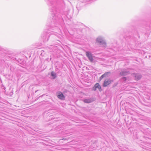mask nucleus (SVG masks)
<instances>
[{
    "instance_id": "obj_10",
    "label": "nucleus",
    "mask_w": 151,
    "mask_h": 151,
    "mask_svg": "<svg viewBox=\"0 0 151 151\" xmlns=\"http://www.w3.org/2000/svg\"><path fill=\"white\" fill-rule=\"evenodd\" d=\"M51 76H52L53 79L55 78L56 77V73L53 72H51Z\"/></svg>"
},
{
    "instance_id": "obj_13",
    "label": "nucleus",
    "mask_w": 151,
    "mask_h": 151,
    "mask_svg": "<svg viewBox=\"0 0 151 151\" xmlns=\"http://www.w3.org/2000/svg\"><path fill=\"white\" fill-rule=\"evenodd\" d=\"M124 81H125L126 80V78L125 77H123L122 78Z\"/></svg>"
},
{
    "instance_id": "obj_6",
    "label": "nucleus",
    "mask_w": 151,
    "mask_h": 151,
    "mask_svg": "<svg viewBox=\"0 0 151 151\" xmlns=\"http://www.w3.org/2000/svg\"><path fill=\"white\" fill-rule=\"evenodd\" d=\"M102 39V38L101 37H98L96 39V43H99L100 44L103 43V42Z\"/></svg>"
},
{
    "instance_id": "obj_5",
    "label": "nucleus",
    "mask_w": 151,
    "mask_h": 151,
    "mask_svg": "<svg viewBox=\"0 0 151 151\" xmlns=\"http://www.w3.org/2000/svg\"><path fill=\"white\" fill-rule=\"evenodd\" d=\"M58 97L61 100H64L65 99V96L61 92H59L58 94Z\"/></svg>"
},
{
    "instance_id": "obj_1",
    "label": "nucleus",
    "mask_w": 151,
    "mask_h": 151,
    "mask_svg": "<svg viewBox=\"0 0 151 151\" xmlns=\"http://www.w3.org/2000/svg\"><path fill=\"white\" fill-rule=\"evenodd\" d=\"M96 0H83V1H79L77 4V8L78 9H80L81 7L84 5L85 3L87 4L90 3Z\"/></svg>"
},
{
    "instance_id": "obj_9",
    "label": "nucleus",
    "mask_w": 151,
    "mask_h": 151,
    "mask_svg": "<svg viewBox=\"0 0 151 151\" xmlns=\"http://www.w3.org/2000/svg\"><path fill=\"white\" fill-rule=\"evenodd\" d=\"M111 82V81L105 80L104 81V86H106L110 84Z\"/></svg>"
},
{
    "instance_id": "obj_8",
    "label": "nucleus",
    "mask_w": 151,
    "mask_h": 151,
    "mask_svg": "<svg viewBox=\"0 0 151 151\" xmlns=\"http://www.w3.org/2000/svg\"><path fill=\"white\" fill-rule=\"evenodd\" d=\"M135 79L138 80L140 79L141 78V76L139 74H135Z\"/></svg>"
},
{
    "instance_id": "obj_3",
    "label": "nucleus",
    "mask_w": 151,
    "mask_h": 151,
    "mask_svg": "<svg viewBox=\"0 0 151 151\" xmlns=\"http://www.w3.org/2000/svg\"><path fill=\"white\" fill-rule=\"evenodd\" d=\"M86 55L90 62H92L93 61V57L91 52L86 51Z\"/></svg>"
},
{
    "instance_id": "obj_11",
    "label": "nucleus",
    "mask_w": 151,
    "mask_h": 151,
    "mask_svg": "<svg viewBox=\"0 0 151 151\" xmlns=\"http://www.w3.org/2000/svg\"><path fill=\"white\" fill-rule=\"evenodd\" d=\"M127 73L126 71L122 72L120 73V75L122 76L126 75Z\"/></svg>"
},
{
    "instance_id": "obj_2",
    "label": "nucleus",
    "mask_w": 151,
    "mask_h": 151,
    "mask_svg": "<svg viewBox=\"0 0 151 151\" xmlns=\"http://www.w3.org/2000/svg\"><path fill=\"white\" fill-rule=\"evenodd\" d=\"M52 19L53 20V23L54 24V20H57L58 19V17L59 18H60L61 17V15H59L58 14V13L57 12H56V10H54L52 11Z\"/></svg>"
},
{
    "instance_id": "obj_12",
    "label": "nucleus",
    "mask_w": 151,
    "mask_h": 151,
    "mask_svg": "<svg viewBox=\"0 0 151 151\" xmlns=\"http://www.w3.org/2000/svg\"><path fill=\"white\" fill-rule=\"evenodd\" d=\"M104 77V74H103L100 77V80H101Z\"/></svg>"
},
{
    "instance_id": "obj_14",
    "label": "nucleus",
    "mask_w": 151,
    "mask_h": 151,
    "mask_svg": "<svg viewBox=\"0 0 151 151\" xmlns=\"http://www.w3.org/2000/svg\"><path fill=\"white\" fill-rule=\"evenodd\" d=\"M52 46V48H54L55 47L54 46Z\"/></svg>"
},
{
    "instance_id": "obj_16",
    "label": "nucleus",
    "mask_w": 151,
    "mask_h": 151,
    "mask_svg": "<svg viewBox=\"0 0 151 151\" xmlns=\"http://www.w3.org/2000/svg\"><path fill=\"white\" fill-rule=\"evenodd\" d=\"M103 85H104V83H103Z\"/></svg>"
},
{
    "instance_id": "obj_4",
    "label": "nucleus",
    "mask_w": 151,
    "mask_h": 151,
    "mask_svg": "<svg viewBox=\"0 0 151 151\" xmlns=\"http://www.w3.org/2000/svg\"><path fill=\"white\" fill-rule=\"evenodd\" d=\"M97 89H98L100 91H102L101 86L99 83H96L92 88V90L94 91H96Z\"/></svg>"
},
{
    "instance_id": "obj_7",
    "label": "nucleus",
    "mask_w": 151,
    "mask_h": 151,
    "mask_svg": "<svg viewBox=\"0 0 151 151\" xmlns=\"http://www.w3.org/2000/svg\"><path fill=\"white\" fill-rule=\"evenodd\" d=\"M93 100L92 99H85L83 101L84 102L87 103H89L92 102Z\"/></svg>"
},
{
    "instance_id": "obj_15",
    "label": "nucleus",
    "mask_w": 151,
    "mask_h": 151,
    "mask_svg": "<svg viewBox=\"0 0 151 151\" xmlns=\"http://www.w3.org/2000/svg\"><path fill=\"white\" fill-rule=\"evenodd\" d=\"M104 75H106V73L104 74Z\"/></svg>"
}]
</instances>
